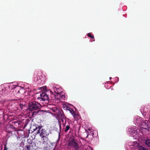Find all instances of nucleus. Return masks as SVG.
I'll list each match as a JSON object with an SVG mask.
<instances>
[{
	"instance_id": "1",
	"label": "nucleus",
	"mask_w": 150,
	"mask_h": 150,
	"mask_svg": "<svg viewBox=\"0 0 150 150\" xmlns=\"http://www.w3.org/2000/svg\"><path fill=\"white\" fill-rule=\"evenodd\" d=\"M42 128V126L37 125L35 128L33 129L34 131L35 132V134L37 135L39 134L40 136L41 137H48L49 132Z\"/></svg>"
},
{
	"instance_id": "2",
	"label": "nucleus",
	"mask_w": 150,
	"mask_h": 150,
	"mask_svg": "<svg viewBox=\"0 0 150 150\" xmlns=\"http://www.w3.org/2000/svg\"><path fill=\"white\" fill-rule=\"evenodd\" d=\"M149 128L148 122H143L141 123L139 131L144 134H148L150 132Z\"/></svg>"
},
{
	"instance_id": "3",
	"label": "nucleus",
	"mask_w": 150,
	"mask_h": 150,
	"mask_svg": "<svg viewBox=\"0 0 150 150\" xmlns=\"http://www.w3.org/2000/svg\"><path fill=\"white\" fill-rule=\"evenodd\" d=\"M40 105L36 101L31 102L29 103L28 105V109L29 111L38 110L40 109Z\"/></svg>"
},
{
	"instance_id": "4",
	"label": "nucleus",
	"mask_w": 150,
	"mask_h": 150,
	"mask_svg": "<svg viewBox=\"0 0 150 150\" xmlns=\"http://www.w3.org/2000/svg\"><path fill=\"white\" fill-rule=\"evenodd\" d=\"M51 99L48 97L47 95L45 92H42L40 94V97L38 98V99L40 100L41 99L42 100L45 101V100H54L56 98V97L54 94H52L51 96Z\"/></svg>"
},
{
	"instance_id": "5",
	"label": "nucleus",
	"mask_w": 150,
	"mask_h": 150,
	"mask_svg": "<svg viewBox=\"0 0 150 150\" xmlns=\"http://www.w3.org/2000/svg\"><path fill=\"white\" fill-rule=\"evenodd\" d=\"M68 146H72L75 150H78L79 148L78 143L74 139H72L69 141Z\"/></svg>"
},
{
	"instance_id": "6",
	"label": "nucleus",
	"mask_w": 150,
	"mask_h": 150,
	"mask_svg": "<svg viewBox=\"0 0 150 150\" xmlns=\"http://www.w3.org/2000/svg\"><path fill=\"white\" fill-rule=\"evenodd\" d=\"M57 116L59 118V120H61V121L63 123L64 120H65L66 117L64 114L63 111L61 110H59L57 113Z\"/></svg>"
},
{
	"instance_id": "7",
	"label": "nucleus",
	"mask_w": 150,
	"mask_h": 150,
	"mask_svg": "<svg viewBox=\"0 0 150 150\" xmlns=\"http://www.w3.org/2000/svg\"><path fill=\"white\" fill-rule=\"evenodd\" d=\"M35 144L34 143H33L32 141H31V142L28 143V144L25 147V148H26L27 150H33L35 149Z\"/></svg>"
},
{
	"instance_id": "8",
	"label": "nucleus",
	"mask_w": 150,
	"mask_h": 150,
	"mask_svg": "<svg viewBox=\"0 0 150 150\" xmlns=\"http://www.w3.org/2000/svg\"><path fill=\"white\" fill-rule=\"evenodd\" d=\"M66 120H65V123H63V125H64L63 129L64 130V132H67L69 130L71 129V128L70 125L69 124L68 125H66Z\"/></svg>"
},
{
	"instance_id": "9",
	"label": "nucleus",
	"mask_w": 150,
	"mask_h": 150,
	"mask_svg": "<svg viewBox=\"0 0 150 150\" xmlns=\"http://www.w3.org/2000/svg\"><path fill=\"white\" fill-rule=\"evenodd\" d=\"M143 142L148 147L150 148V139L148 137L145 138L143 139Z\"/></svg>"
},
{
	"instance_id": "10",
	"label": "nucleus",
	"mask_w": 150,
	"mask_h": 150,
	"mask_svg": "<svg viewBox=\"0 0 150 150\" xmlns=\"http://www.w3.org/2000/svg\"><path fill=\"white\" fill-rule=\"evenodd\" d=\"M20 88V86H17L16 87L14 88L11 90V92L13 94L16 95L17 96L18 92H19V88Z\"/></svg>"
},
{
	"instance_id": "11",
	"label": "nucleus",
	"mask_w": 150,
	"mask_h": 150,
	"mask_svg": "<svg viewBox=\"0 0 150 150\" xmlns=\"http://www.w3.org/2000/svg\"><path fill=\"white\" fill-rule=\"evenodd\" d=\"M18 89L19 92H18L17 96H21L25 92L23 88H22L20 87V88H19Z\"/></svg>"
},
{
	"instance_id": "12",
	"label": "nucleus",
	"mask_w": 150,
	"mask_h": 150,
	"mask_svg": "<svg viewBox=\"0 0 150 150\" xmlns=\"http://www.w3.org/2000/svg\"><path fill=\"white\" fill-rule=\"evenodd\" d=\"M43 148L44 150H50V149L51 146L48 144V142L46 144H43Z\"/></svg>"
},
{
	"instance_id": "13",
	"label": "nucleus",
	"mask_w": 150,
	"mask_h": 150,
	"mask_svg": "<svg viewBox=\"0 0 150 150\" xmlns=\"http://www.w3.org/2000/svg\"><path fill=\"white\" fill-rule=\"evenodd\" d=\"M42 140V143L43 144H46V143L48 142V141L49 140L48 137H41Z\"/></svg>"
},
{
	"instance_id": "14",
	"label": "nucleus",
	"mask_w": 150,
	"mask_h": 150,
	"mask_svg": "<svg viewBox=\"0 0 150 150\" xmlns=\"http://www.w3.org/2000/svg\"><path fill=\"white\" fill-rule=\"evenodd\" d=\"M138 149L139 150H149L147 148L142 145H139Z\"/></svg>"
},
{
	"instance_id": "15",
	"label": "nucleus",
	"mask_w": 150,
	"mask_h": 150,
	"mask_svg": "<svg viewBox=\"0 0 150 150\" xmlns=\"http://www.w3.org/2000/svg\"><path fill=\"white\" fill-rule=\"evenodd\" d=\"M54 112H56V113L59 111V110L56 107H54L51 108Z\"/></svg>"
},
{
	"instance_id": "16",
	"label": "nucleus",
	"mask_w": 150,
	"mask_h": 150,
	"mask_svg": "<svg viewBox=\"0 0 150 150\" xmlns=\"http://www.w3.org/2000/svg\"><path fill=\"white\" fill-rule=\"evenodd\" d=\"M70 112L72 114V116H73V117L74 118H75V116L76 115V112L74 111L73 109L72 110H70Z\"/></svg>"
},
{
	"instance_id": "17",
	"label": "nucleus",
	"mask_w": 150,
	"mask_h": 150,
	"mask_svg": "<svg viewBox=\"0 0 150 150\" xmlns=\"http://www.w3.org/2000/svg\"><path fill=\"white\" fill-rule=\"evenodd\" d=\"M87 36L91 39H94V36L92 35L90 33H88Z\"/></svg>"
},
{
	"instance_id": "18",
	"label": "nucleus",
	"mask_w": 150,
	"mask_h": 150,
	"mask_svg": "<svg viewBox=\"0 0 150 150\" xmlns=\"http://www.w3.org/2000/svg\"><path fill=\"white\" fill-rule=\"evenodd\" d=\"M63 107L64 108V109L65 108V109H67V110H68V109L69 108V107L68 106H67L66 105H63Z\"/></svg>"
},
{
	"instance_id": "19",
	"label": "nucleus",
	"mask_w": 150,
	"mask_h": 150,
	"mask_svg": "<svg viewBox=\"0 0 150 150\" xmlns=\"http://www.w3.org/2000/svg\"><path fill=\"white\" fill-rule=\"evenodd\" d=\"M20 108H21V109H22L23 108H24V107H25V105H23L21 104H20Z\"/></svg>"
},
{
	"instance_id": "20",
	"label": "nucleus",
	"mask_w": 150,
	"mask_h": 150,
	"mask_svg": "<svg viewBox=\"0 0 150 150\" xmlns=\"http://www.w3.org/2000/svg\"><path fill=\"white\" fill-rule=\"evenodd\" d=\"M132 132L134 133V134L135 135H136L137 134V131L136 129H135V130H133V131H132Z\"/></svg>"
},
{
	"instance_id": "21",
	"label": "nucleus",
	"mask_w": 150,
	"mask_h": 150,
	"mask_svg": "<svg viewBox=\"0 0 150 150\" xmlns=\"http://www.w3.org/2000/svg\"><path fill=\"white\" fill-rule=\"evenodd\" d=\"M3 115L0 114V120L1 121V119H3Z\"/></svg>"
},
{
	"instance_id": "22",
	"label": "nucleus",
	"mask_w": 150,
	"mask_h": 150,
	"mask_svg": "<svg viewBox=\"0 0 150 150\" xmlns=\"http://www.w3.org/2000/svg\"><path fill=\"white\" fill-rule=\"evenodd\" d=\"M8 148L6 147V145H5L4 147V150H8Z\"/></svg>"
},
{
	"instance_id": "23",
	"label": "nucleus",
	"mask_w": 150,
	"mask_h": 150,
	"mask_svg": "<svg viewBox=\"0 0 150 150\" xmlns=\"http://www.w3.org/2000/svg\"><path fill=\"white\" fill-rule=\"evenodd\" d=\"M39 112V111L38 110V111L37 112H34V113H35L37 114L38 112Z\"/></svg>"
},
{
	"instance_id": "24",
	"label": "nucleus",
	"mask_w": 150,
	"mask_h": 150,
	"mask_svg": "<svg viewBox=\"0 0 150 150\" xmlns=\"http://www.w3.org/2000/svg\"><path fill=\"white\" fill-rule=\"evenodd\" d=\"M112 79L111 77H110V79Z\"/></svg>"
},
{
	"instance_id": "25",
	"label": "nucleus",
	"mask_w": 150,
	"mask_h": 150,
	"mask_svg": "<svg viewBox=\"0 0 150 150\" xmlns=\"http://www.w3.org/2000/svg\"><path fill=\"white\" fill-rule=\"evenodd\" d=\"M59 127H60L61 128V126L60 125H59Z\"/></svg>"
},
{
	"instance_id": "26",
	"label": "nucleus",
	"mask_w": 150,
	"mask_h": 150,
	"mask_svg": "<svg viewBox=\"0 0 150 150\" xmlns=\"http://www.w3.org/2000/svg\"><path fill=\"white\" fill-rule=\"evenodd\" d=\"M137 124H138V123H139V122H137Z\"/></svg>"
},
{
	"instance_id": "27",
	"label": "nucleus",
	"mask_w": 150,
	"mask_h": 150,
	"mask_svg": "<svg viewBox=\"0 0 150 150\" xmlns=\"http://www.w3.org/2000/svg\"><path fill=\"white\" fill-rule=\"evenodd\" d=\"M133 136L134 137V136H135L134 135H133Z\"/></svg>"
},
{
	"instance_id": "28",
	"label": "nucleus",
	"mask_w": 150,
	"mask_h": 150,
	"mask_svg": "<svg viewBox=\"0 0 150 150\" xmlns=\"http://www.w3.org/2000/svg\"><path fill=\"white\" fill-rule=\"evenodd\" d=\"M15 122V123L16 122V123H18V122Z\"/></svg>"
},
{
	"instance_id": "29",
	"label": "nucleus",
	"mask_w": 150,
	"mask_h": 150,
	"mask_svg": "<svg viewBox=\"0 0 150 150\" xmlns=\"http://www.w3.org/2000/svg\"><path fill=\"white\" fill-rule=\"evenodd\" d=\"M34 81L36 82V81H35V79H34Z\"/></svg>"
},
{
	"instance_id": "30",
	"label": "nucleus",
	"mask_w": 150,
	"mask_h": 150,
	"mask_svg": "<svg viewBox=\"0 0 150 150\" xmlns=\"http://www.w3.org/2000/svg\"><path fill=\"white\" fill-rule=\"evenodd\" d=\"M11 132H9V133H11Z\"/></svg>"
},
{
	"instance_id": "31",
	"label": "nucleus",
	"mask_w": 150,
	"mask_h": 150,
	"mask_svg": "<svg viewBox=\"0 0 150 150\" xmlns=\"http://www.w3.org/2000/svg\"><path fill=\"white\" fill-rule=\"evenodd\" d=\"M149 119H150V116H149Z\"/></svg>"
}]
</instances>
